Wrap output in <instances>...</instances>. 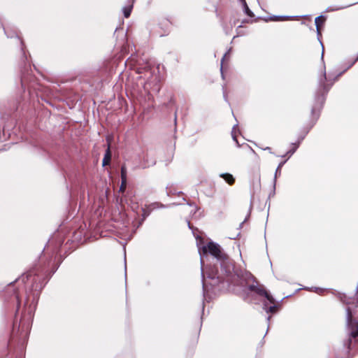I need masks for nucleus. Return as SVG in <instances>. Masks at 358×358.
Instances as JSON below:
<instances>
[{"instance_id": "obj_8", "label": "nucleus", "mask_w": 358, "mask_h": 358, "mask_svg": "<svg viewBox=\"0 0 358 358\" xmlns=\"http://www.w3.org/2000/svg\"><path fill=\"white\" fill-rule=\"evenodd\" d=\"M220 178H223L229 185H233L235 183V178L230 173H222L220 175Z\"/></svg>"}, {"instance_id": "obj_19", "label": "nucleus", "mask_w": 358, "mask_h": 358, "mask_svg": "<svg viewBox=\"0 0 358 358\" xmlns=\"http://www.w3.org/2000/svg\"><path fill=\"white\" fill-rule=\"evenodd\" d=\"M145 69H150V66H147L145 67Z\"/></svg>"}, {"instance_id": "obj_18", "label": "nucleus", "mask_w": 358, "mask_h": 358, "mask_svg": "<svg viewBox=\"0 0 358 358\" xmlns=\"http://www.w3.org/2000/svg\"><path fill=\"white\" fill-rule=\"evenodd\" d=\"M350 343H351V339L350 338L349 339V345H350ZM348 348H350V346L348 347Z\"/></svg>"}, {"instance_id": "obj_16", "label": "nucleus", "mask_w": 358, "mask_h": 358, "mask_svg": "<svg viewBox=\"0 0 358 358\" xmlns=\"http://www.w3.org/2000/svg\"><path fill=\"white\" fill-rule=\"evenodd\" d=\"M298 146H299V145H296V144H294V148H293L292 150L289 151V152H287V154L292 155V154H293V153L296 150V149H297Z\"/></svg>"}, {"instance_id": "obj_12", "label": "nucleus", "mask_w": 358, "mask_h": 358, "mask_svg": "<svg viewBox=\"0 0 358 358\" xmlns=\"http://www.w3.org/2000/svg\"><path fill=\"white\" fill-rule=\"evenodd\" d=\"M121 180L127 181V169L125 166L121 167Z\"/></svg>"}, {"instance_id": "obj_9", "label": "nucleus", "mask_w": 358, "mask_h": 358, "mask_svg": "<svg viewBox=\"0 0 358 358\" xmlns=\"http://www.w3.org/2000/svg\"><path fill=\"white\" fill-rule=\"evenodd\" d=\"M324 22L325 17L323 16L317 17L315 20L317 31L319 34L320 33L321 27L324 25Z\"/></svg>"}, {"instance_id": "obj_6", "label": "nucleus", "mask_w": 358, "mask_h": 358, "mask_svg": "<svg viewBox=\"0 0 358 358\" xmlns=\"http://www.w3.org/2000/svg\"><path fill=\"white\" fill-rule=\"evenodd\" d=\"M262 296H265L267 300L273 304L268 307L266 304H264V308L268 313H275L278 311V307L275 299L266 291V294H263Z\"/></svg>"}, {"instance_id": "obj_14", "label": "nucleus", "mask_w": 358, "mask_h": 358, "mask_svg": "<svg viewBox=\"0 0 358 358\" xmlns=\"http://www.w3.org/2000/svg\"><path fill=\"white\" fill-rule=\"evenodd\" d=\"M243 6H244L245 12L248 16H250V17L254 16L252 12L250 10L249 7L248 6L247 3L245 4H243Z\"/></svg>"}, {"instance_id": "obj_17", "label": "nucleus", "mask_w": 358, "mask_h": 358, "mask_svg": "<svg viewBox=\"0 0 358 358\" xmlns=\"http://www.w3.org/2000/svg\"><path fill=\"white\" fill-rule=\"evenodd\" d=\"M241 1L242 2L243 5L246 3L245 0H241Z\"/></svg>"}, {"instance_id": "obj_5", "label": "nucleus", "mask_w": 358, "mask_h": 358, "mask_svg": "<svg viewBox=\"0 0 358 358\" xmlns=\"http://www.w3.org/2000/svg\"><path fill=\"white\" fill-rule=\"evenodd\" d=\"M160 80H159V76H155V77L153 78V79L152 80H148L145 83V89H147V90H152L153 91H156V92H159V90H160Z\"/></svg>"}, {"instance_id": "obj_2", "label": "nucleus", "mask_w": 358, "mask_h": 358, "mask_svg": "<svg viewBox=\"0 0 358 358\" xmlns=\"http://www.w3.org/2000/svg\"><path fill=\"white\" fill-rule=\"evenodd\" d=\"M332 83H329L325 74L320 80V87L317 92V104L311 110V119L313 125L316 123L320 115V111L322 108L323 103L325 101V95L328 93L330 90Z\"/></svg>"}, {"instance_id": "obj_10", "label": "nucleus", "mask_w": 358, "mask_h": 358, "mask_svg": "<svg viewBox=\"0 0 358 358\" xmlns=\"http://www.w3.org/2000/svg\"><path fill=\"white\" fill-rule=\"evenodd\" d=\"M32 317H33V313H32V310H31V307H29L27 315L24 314L23 315L22 319L20 321V323H22L24 320H27L28 322H29V321L31 320Z\"/></svg>"}, {"instance_id": "obj_11", "label": "nucleus", "mask_w": 358, "mask_h": 358, "mask_svg": "<svg viewBox=\"0 0 358 358\" xmlns=\"http://www.w3.org/2000/svg\"><path fill=\"white\" fill-rule=\"evenodd\" d=\"M132 8H133V5L132 4L128 6H126V7H124L123 8L124 16L126 18H128L130 16L131 10H132Z\"/></svg>"}, {"instance_id": "obj_7", "label": "nucleus", "mask_w": 358, "mask_h": 358, "mask_svg": "<svg viewBox=\"0 0 358 358\" xmlns=\"http://www.w3.org/2000/svg\"><path fill=\"white\" fill-rule=\"evenodd\" d=\"M110 161H111V152H110V143H108V148L106 151L104 157L102 161V165L103 166H107V165L110 164Z\"/></svg>"}, {"instance_id": "obj_13", "label": "nucleus", "mask_w": 358, "mask_h": 358, "mask_svg": "<svg viewBox=\"0 0 358 358\" xmlns=\"http://www.w3.org/2000/svg\"><path fill=\"white\" fill-rule=\"evenodd\" d=\"M351 337L354 338L358 337V323L355 325V329L351 332Z\"/></svg>"}, {"instance_id": "obj_4", "label": "nucleus", "mask_w": 358, "mask_h": 358, "mask_svg": "<svg viewBox=\"0 0 358 358\" xmlns=\"http://www.w3.org/2000/svg\"><path fill=\"white\" fill-rule=\"evenodd\" d=\"M250 278L252 280V282L248 285V289L250 292H255L259 296H263V294H266V290L263 285H261L256 278L252 275L250 273Z\"/></svg>"}, {"instance_id": "obj_3", "label": "nucleus", "mask_w": 358, "mask_h": 358, "mask_svg": "<svg viewBox=\"0 0 358 358\" xmlns=\"http://www.w3.org/2000/svg\"><path fill=\"white\" fill-rule=\"evenodd\" d=\"M7 292L13 294L14 299L17 301V309L18 310L21 303L22 294L25 293L27 294L24 285L23 284L20 285L19 283L17 287H15V285H9L7 288Z\"/></svg>"}, {"instance_id": "obj_1", "label": "nucleus", "mask_w": 358, "mask_h": 358, "mask_svg": "<svg viewBox=\"0 0 358 358\" xmlns=\"http://www.w3.org/2000/svg\"><path fill=\"white\" fill-rule=\"evenodd\" d=\"M203 254L210 253L220 262V271L217 268L212 269L208 276L211 279H217L218 282L226 281L229 285H237L239 283L240 275L235 270L234 261L223 252L220 245L210 241L203 246Z\"/></svg>"}, {"instance_id": "obj_15", "label": "nucleus", "mask_w": 358, "mask_h": 358, "mask_svg": "<svg viewBox=\"0 0 358 358\" xmlns=\"http://www.w3.org/2000/svg\"><path fill=\"white\" fill-rule=\"evenodd\" d=\"M127 188V181L121 180V185L119 191L123 193Z\"/></svg>"}]
</instances>
